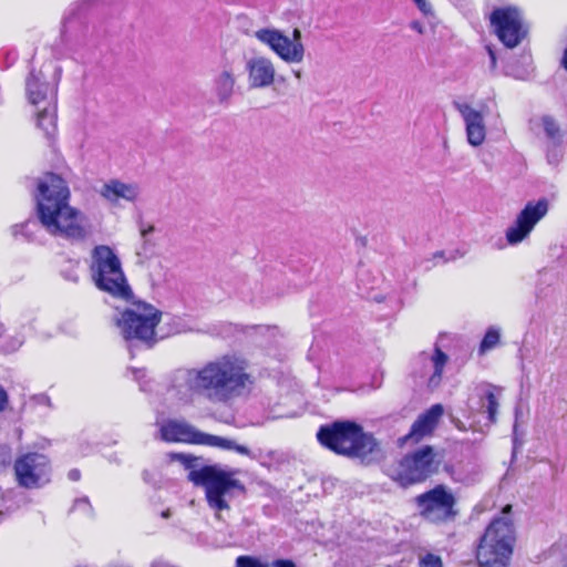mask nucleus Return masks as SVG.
Returning a JSON list of instances; mask_svg holds the SVG:
<instances>
[{
	"label": "nucleus",
	"mask_w": 567,
	"mask_h": 567,
	"mask_svg": "<svg viewBox=\"0 0 567 567\" xmlns=\"http://www.w3.org/2000/svg\"><path fill=\"white\" fill-rule=\"evenodd\" d=\"M247 361L236 354H224L194 368L176 370L169 390L183 402L196 398L214 404H226L250 390L254 381Z\"/></svg>",
	"instance_id": "obj_1"
},
{
	"label": "nucleus",
	"mask_w": 567,
	"mask_h": 567,
	"mask_svg": "<svg viewBox=\"0 0 567 567\" xmlns=\"http://www.w3.org/2000/svg\"><path fill=\"white\" fill-rule=\"evenodd\" d=\"M66 182L53 173L38 182L35 213L41 226L53 237L72 244L84 243L93 235V225L80 209L70 205Z\"/></svg>",
	"instance_id": "obj_2"
},
{
	"label": "nucleus",
	"mask_w": 567,
	"mask_h": 567,
	"mask_svg": "<svg viewBox=\"0 0 567 567\" xmlns=\"http://www.w3.org/2000/svg\"><path fill=\"white\" fill-rule=\"evenodd\" d=\"M66 182L53 173L38 182L35 213L41 226L53 237L72 244L84 243L93 235V225L80 209L70 205Z\"/></svg>",
	"instance_id": "obj_3"
},
{
	"label": "nucleus",
	"mask_w": 567,
	"mask_h": 567,
	"mask_svg": "<svg viewBox=\"0 0 567 567\" xmlns=\"http://www.w3.org/2000/svg\"><path fill=\"white\" fill-rule=\"evenodd\" d=\"M171 458L179 461L190 470L188 480L205 488L206 501L209 507L216 512L217 518H220L219 512L230 508L229 501L234 496L246 492L244 484L236 478L237 470L226 468L218 464L198 467L199 458L184 453H173Z\"/></svg>",
	"instance_id": "obj_4"
},
{
	"label": "nucleus",
	"mask_w": 567,
	"mask_h": 567,
	"mask_svg": "<svg viewBox=\"0 0 567 567\" xmlns=\"http://www.w3.org/2000/svg\"><path fill=\"white\" fill-rule=\"evenodd\" d=\"M321 445L339 455L370 464L381 455L379 442L371 433L352 421H336L323 425L317 433Z\"/></svg>",
	"instance_id": "obj_5"
},
{
	"label": "nucleus",
	"mask_w": 567,
	"mask_h": 567,
	"mask_svg": "<svg viewBox=\"0 0 567 567\" xmlns=\"http://www.w3.org/2000/svg\"><path fill=\"white\" fill-rule=\"evenodd\" d=\"M511 505L503 509V516L494 518L480 539L476 558L481 567H507L516 540L515 527L511 517Z\"/></svg>",
	"instance_id": "obj_6"
},
{
	"label": "nucleus",
	"mask_w": 567,
	"mask_h": 567,
	"mask_svg": "<svg viewBox=\"0 0 567 567\" xmlns=\"http://www.w3.org/2000/svg\"><path fill=\"white\" fill-rule=\"evenodd\" d=\"M90 272L100 290L125 300L132 296L121 260L110 246L99 245L93 248Z\"/></svg>",
	"instance_id": "obj_7"
},
{
	"label": "nucleus",
	"mask_w": 567,
	"mask_h": 567,
	"mask_svg": "<svg viewBox=\"0 0 567 567\" xmlns=\"http://www.w3.org/2000/svg\"><path fill=\"white\" fill-rule=\"evenodd\" d=\"M162 313L152 305L144 302L134 303L125 309L116 320L121 334L128 342L132 353L136 342L151 348L155 342V328L161 321Z\"/></svg>",
	"instance_id": "obj_8"
},
{
	"label": "nucleus",
	"mask_w": 567,
	"mask_h": 567,
	"mask_svg": "<svg viewBox=\"0 0 567 567\" xmlns=\"http://www.w3.org/2000/svg\"><path fill=\"white\" fill-rule=\"evenodd\" d=\"M442 455L430 445L422 446L400 460L390 476L401 486L422 483L439 472Z\"/></svg>",
	"instance_id": "obj_9"
},
{
	"label": "nucleus",
	"mask_w": 567,
	"mask_h": 567,
	"mask_svg": "<svg viewBox=\"0 0 567 567\" xmlns=\"http://www.w3.org/2000/svg\"><path fill=\"white\" fill-rule=\"evenodd\" d=\"M413 503L417 514L431 524L452 523L458 516L457 498L453 491L444 484H437L433 488L416 495Z\"/></svg>",
	"instance_id": "obj_10"
},
{
	"label": "nucleus",
	"mask_w": 567,
	"mask_h": 567,
	"mask_svg": "<svg viewBox=\"0 0 567 567\" xmlns=\"http://www.w3.org/2000/svg\"><path fill=\"white\" fill-rule=\"evenodd\" d=\"M161 439L166 442H185L200 445H208L221 450H235L241 455H249L250 451L245 445H239L235 441L203 433L186 422L168 421L161 425Z\"/></svg>",
	"instance_id": "obj_11"
},
{
	"label": "nucleus",
	"mask_w": 567,
	"mask_h": 567,
	"mask_svg": "<svg viewBox=\"0 0 567 567\" xmlns=\"http://www.w3.org/2000/svg\"><path fill=\"white\" fill-rule=\"evenodd\" d=\"M254 37L267 45L281 61L287 64L301 63L306 55L300 29L295 28L291 38L275 28H261L254 32Z\"/></svg>",
	"instance_id": "obj_12"
},
{
	"label": "nucleus",
	"mask_w": 567,
	"mask_h": 567,
	"mask_svg": "<svg viewBox=\"0 0 567 567\" xmlns=\"http://www.w3.org/2000/svg\"><path fill=\"white\" fill-rule=\"evenodd\" d=\"M491 23L501 42L507 48L517 47L526 37V29L518 9L497 8L491 14Z\"/></svg>",
	"instance_id": "obj_13"
},
{
	"label": "nucleus",
	"mask_w": 567,
	"mask_h": 567,
	"mask_svg": "<svg viewBox=\"0 0 567 567\" xmlns=\"http://www.w3.org/2000/svg\"><path fill=\"white\" fill-rule=\"evenodd\" d=\"M13 468L19 485L33 488L48 481L50 464L45 455L28 453L16 460Z\"/></svg>",
	"instance_id": "obj_14"
},
{
	"label": "nucleus",
	"mask_w": 567,
	"mask_h": 567,
	"mask_svg": "<svg viewBox=\"0 0 567 567\" xmlns=\"http://www.w3.org/2000/svg\"><path fill=\"white\" fill-rule=\"evenodd\" d=\"M548 213V200L528 202L517 215L513 226L506 230V239L511 245L523 241L534 229L535 225Z\"/></svg>",
	"instance_id": "obj_15"
},
{
	"label": "nucleus",
	"mask_w": 567,
	"mask_h": 567,
	"mask_svg": "<svg viewBox=\"0 0 567 567\" xmlns=\"http://www.w3.org/2000/svg\"><path fill=\"white\" fill-rule=\"evenodd\" d=\"M453 106L465 123L467 142L475 147L482 145L486 137L483 113L466 102L454 101Z\"/></svg>",
	"instance_id": "obj_16"
},
{
	"label": "nucleus",
	"mask_w": 567,
	"mask_h": 567,
	"mask_svg": "<svg viewBox=\"0 0 567 567\" xmlns=\"http://www.w3.org/2000/svg\"><path fill=\"white\" fill-rule=\"evenodd\" d=\"M245 70L250 89H265L275 83L276 68L271 59L267 56L257 55L248 59Z\"/></svg>",
	"instance_id": "obj_17"
},
{
	"label": "nucleus",
	"mask_w": 567,
	"mask_h": 567,
	"mask_svg": "<svg viewBox=\"0 0 567 567\" xmlns=\"http://www.w3.org/2000/svg\"><path fill=\"white\" fill-rule=\"evenodd\" d=\"M443 413L444 409L442 404L432 405L414 421L410 432L401 439L402 443H419L424 437L431 435L437 426Z\"/></svg>",
	"instance_id": "obj_18"
},
{
	"label": "nucleus",
	"mask_w": 567,
	"mask_h": 567,
	"mask_svg": "<svg viewBox=\"0 0 567 567\" xmlns=\"http://www.w3.org/2000/svg\"><path fill=\"white\" fill-rule=\"evenodd\" d=\"M102 198L113 205H117L121 199L134 203L138 199L141 188L136 183H124L117 178H112L104 183L99 190Z\"/></svg>",
	"instance_id": "obj_19"
},
{
	"label": "nucleus",
	"mask_w": 567,
	"mask_h": 567,
	"mask_svg": "<svg viewBox=\"0 0 567 567\" xmlns=\"http://www.w3.org/2000/svg\"><path fill=\"white\" fill-rule=\"evenodd\" d=\"M27 95L31 104L39 106L55 104L56 89L51 86L43 78L42 72L32 71L27 80Z\"/></svg>",
	"instance_id": "obj_20"
},
{
	"label": "nucleus",
	"mask_w": 567,
	"mask_h": 567,
	"mask_svg": "<svg viewBox=\"0 0 567 567\" xmlns=\"http://www.w3.org/2000/svg\"><path fill=\"white\" fill-rule=\"evenodd\" d=\"M236 75L230 66L224 68L213 80V93L219 105H229L235 93Z\"/></svg>",
	"instance_id": "obj_21"
},
{
	"label": "nucleus",
	"mask_w": 567,
	"mask_h": 567,
	"mask_svg": "<svg viewBox=\"0 0 567 567\" xmlns=\"http://www.w3.org/2000/svg\"><path fill=\"white\" fill-rule=\"evenodd\" d=\"M37 126L43 131L48 140L54 137L56 133V105L49 103L43 105L37 113Z\"/></svg>",
	"instance_id": "obj_22"
},
{
	"label": "nucleus",
	"mask_w": 567,
	"mask_h": 567,
	"mask_svg": "<svg viewBox=\"0 0 567 567\" xmlns=\"http://www.w3.org/2000/svg\"><path fill=\"white\" fill-rule=\"evenodd\" d=\"M420 357L424 360H430V363L433 368V373L429 378V388H437L441 383L443 370L449 360V357L437 347L435 348L433 354L429 355L423 352Z\"/></svg>",
	"instance_id": "obj_23"
},
{
	"label": "nucleus",
	"mask_w": 567,
	"mask_h": 567,
	"mask_svg": "<svg viewBox=\"0 0 567 567\" xmlns=\"http://www.w3.org/2000/svg\"><path fill=\"white\" fill-rule=\"evenodd\" d=\"M480 398L486 400V404L482 403L481 410L487 412L491 422H495L498 410V401L491 390V385L480 390Z\"/></svg>",
	"instance_id": "obj_24"
},
{
	"label": "nucleus",
	"mask_w": 567,
	"mask_h": 567,
	"mask_svg": "<svg viewBox=\"0 0 567 567\" xmlns=\"http://www.w3.org/2000/svg\"><path fill=\"white\" fill-rule=\"evenodd\" d=\"M499 330L495 328H489L481 342L480 351L484 353L485 351L493 349L499 342Z\"/></svg>",
	"instance_id": "obj_25"
},
{
	"label": "nucleus",
	"mask_w": 567,
	"mask_h": 567,
	"mask_svg": "<svg viewBox=\"0 0 567 567\" xmlns=\"http://www.w3.org/2000/svg\"><path fill=\"white\" fill-rule=\"evenodd\" d=\"M564 157V151L560 142L550 143L547 146V161L551 165H557Z\"/></svg>",
	"instance_id": "obj_26"
},
{
	"label": "nucleus",
	"mask_w": 567,
	"mask_h": 567,
	"mask_svg": "<svg viewBox=\"0 0 567 567\" xmlns=\"http://www.w3.org/2000/svg\"><path fill=\"white\" fill-rule=\"evenodd\" d=\"M544 127L547 136L550 138V143L560 142L559 127L553 120H544Z\"/></svg>",
	"instance_id": "obj_27"
},
{
	"label": "nucleus",
	"mask_w": 567,
	"mask_h": 567,
	"mask_svg": "<svg viewBox=\"0 0 567 567\" xmlns=\"http://www.w3.org/2000/svg\"><path fill=\"white\" fill-rule=\"evenodd\" d=\"M420 567H443L442 559L440 556L427 553L420 557Z\"/></svg>",
	"instance_id": "obj_28"
},
{
	"label": "nucleus",
	"mask_w": 567,
	"mask_h": 567,
	"mask_svg": "<svg viewBox=\"0 0 567 567\" xmlns=\"http://www.w3.org/2000/svg\"><path fill=\"white\" fill-rule=\"evenodd\" d=\"M236 567H268L259 559L251 556H239L236 559Z\"/></svg>",
	"instance_id": "obj_29"
},
{
	"label": "nucleus",
	"mask_w": 567,
	"mask_h": 567,
	"mask_svg": "<svg viewBox=\"0 0 567 567\" xmlns=\"http://www.w3.org/2000/svg\"><path fill=\"white\" fill-rule=\"evenodd\" d=\"M34 226H37L35 221H25L22 225H14L12 227V234L13 236H17L19 233H21L22 235L28 237V231Z\"/></svg>",
	"instance_id": "obj_30"
},
{
	"label": "nucleus",
	"mask_w": 567,
	"mask_h": 567,
	"mask_svg": "<svg viewBox=\"0 0 567 567\" xmlns=\"http://www.w3.org/2000/svg\"><path fill=\"white\" fill-rule=\"evenodd\" d=\"M155 230V227L153 225H148L146 227H141V237L144 241V248H146V246H152V243L148 239V235L153 234Z\"/></svg>",
	"instance_id": "obj_31"
},
{
	"label": "nucleus",
	"mask_w": 567,
	"mask_h": 567,
	"mask_svg": "<svg viewBox=\"0 0 567 567\" xmlns=\"http://www.w3.org/2000/svg\"><path fill=\"white\" fill-rule=\"evenodd\" d=\"M274 567H296L295 563L288 559H278L272 563Z\"/></svg>",
	"instance_id": "obj_32"
},
{
	"label": "nucleus",
	"mask_w": 567,
	"mask_h": 567,
	"mask_svg": "<svg viewBox=\"0 0 567 567\" xmlns=\"http://www.w3.org/2000/svg\"><path fill=\"white\" fill-rule=\"evenodd\" d=\"M413 1L416 3V6L419 7V9L422 12L427 13L431 11V7L426 2V0H413Z\"/></svg>",
	"instance_id": "obj_33"
},
{
	"label": "nucleus",
	"mask_w": 567,
	"mask_h": 567,
	"mask_svg": "<svg viewBox=\"0 0 567 567\" xmlns=\"http://www.w3.org/2000/svg\"><path fill=\"white\" fill-rule=\"evenodd\" d=\"M486 49H487V52H488V55L491 59V69L494 70L496 68V63H497L496 54L491 47H487Z\"/></svg>",
	"instance_id": "obj_34"
},
{
	"label": "nucleus",
	"mask_w": 567,
	"mask_h": 567,
	"mask_svg": "<svg viewBox=\"0 0 567 567\" xmlns=\"http://www.w3.org/2000/svg\"><path fill=\"white\" fill-rule=\"evenodd\" d=\"M8 402L7 392L0 386V411H2Z\"/></svg>",
	"instance_id": "obj_35"
},
{
	"label": "nucleus",
	"mask_w": 567,
	"mask_h": 567,
	"mask_svg": "<svg viewBox=\"0 0 567 567\" xmlns=\"http://www.w3.org/2000/svg\"><path fill=\"white\" fill-rule=\"evenodd\" d=\"M68 477H69V480L73 481V482H76V481H79V480H80V477H81V473H80V471H79V470L73 468V470H71V471L68 473Z\"/></svg>",
	"instance_id": "obj_36"
},
{
	"label": "nucleus",
	"mask_w": 567,
	"mask_h": 567,
	"mask_svg": "<svg viewBox=\"0 0 567 567\" xmlns=\"http://www.w3.org/2000/svg\"><path fill=\"white\" fill-rule=\"evenodd\" d=\"M411 29L415 30L420 34L424 32V27L420 21H412L410 24Z\"/></svg>",
	"instance_id": "obj_37"
},
{
	"label": "nucleus",
	"mask_w": 567,
	"mask_h": 567,
	"mask_svg": "<svg viewBox=\"0 0 567 567\" xmlns=\"http://www.w3.org/2000/svg\"><path fill=\"white\" fill-rule=\"evenodd\" d=\"M292 73H293V76L297 79V80H300L302 78V72L301 70H292Z\"/></svg>",
	"instance_id": "obj_38"
},
{
	"label": "nucleus",
	"mask_w": 567,
	"mask_h": 567,
	"mask_svg": "<svg viewBox=\"0 0 567 567\" xmlns=\"http://www.w3.org/2000/svg\"><path fill=\"white\" fill-rule=\"evenodd\" d=\"M80 504L87 505L90 507L87 498L79 499L75 502V505H80Z\"/></svg>",
	"instance_id": "obj_39"
},
{
	"label": "nucleus",
	"mask_w": 567,
	"mask_h": 567,
	"mask_svg": "<svg viewBox=\"0 0 567 567\" xmlns=\"http://www.w3.org/2000/svg\"><path fill=\"white\" fill-rule=\"evenodd\" d=\"M433 257H434V259H436V258H441V259H443V258H444V251H437V252H435V254L433 255Z\"/></svg>",
	"instance_id": "obj_40"
},
{
	"label": "nucleus",
	"mask_w": 567,
	"mask_h": 567,
	"mask_svg": "<svg viewBox=\"0 0 567 567\" xmlns=\"http://www.w3.org/2000/svg\"><path fill=\"white\" fill-rule=\"evenodd\" d=\"M143 478H144L145 481H147V478H148V472H147V471H144V472H143Z\"/></svg>",
	"instance_id": "obj_41"
},
{
	"label": "nucleus",
	"mask_w": 567,
	"mask_h": 567,
	"mask_svg": "<svg viewBox=\"0 0 567 567\" xmlns=\"http://www.w3.org/2000/svg\"><path fill=\"white\" fill-rule=\"evenodd\" d=\"M163 516H164V517H168V513H167V512H164V513H163Z\"/></svg>",
	"instance_id": "obj_42"
}]
</instances>
